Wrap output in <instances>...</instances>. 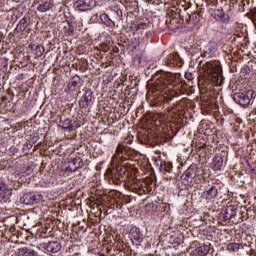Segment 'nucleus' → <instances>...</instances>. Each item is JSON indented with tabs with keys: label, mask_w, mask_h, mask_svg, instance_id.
<instances>
[{
	"label": "nucleus",
	"mask_w": 256,
	"mask_h": 256,
	"mask_svg": "<svg viewBox=\"0 0 256 256\" xmlns=\"http://www.w3.org/2000/svg\"><path fill=\"white\" fill-rule=\"evenodd\" d=\"M177 81V74L171 72H162L155 81L156 91H159L166 103H169L177 95L173 90L175 82Z\"/></svg>",
	"instance_id": "obj_1"
},
{
	"label": "nucleus",
	"mask_w": 256,
	"mask_h": 256,
	"mask_svg": "<svg viewBox=\"0 0 256 256\" xmlns=\"http://www.w3.org/2000/svg\"><path fill=\"white\" fill-rule=\"evenodd\" d=\"M202 70L209 77H212V79H214L213 81H219V79H221V65L219 61L207 62L202 66Z\"/></svg>",
	"instance_id": "obj_2"
},
{
	"label": "nucleus",
	"mask_w": 256,
	"mask_h": 256,
	"mask_svg": "<svg viewBox=\"0 0 256 256\" xmlns=\"http://www.w3.org/2000/svg\"><path fill=\"white\" fill-rule=\"evenodd\" d=\"M255 96V90H248L245 92L235 93L233 99L235 103H237L238 105H242V107H245L249 105V103H251V99H255Z\"/></svg>",
	"instance_id": "obj_3"
},
{
	"label": "nucleus",
	"mask_w": 256,
	"mask_h": 256,
	"mask_svg": "<svg viewBox=\"0 0 256 256\" xmlns=\"http://www.w3.org/2000/svg\"><path fill=\"white\" fill-rule=\"evenodd\" d=\"M197 171H199L197 164H191L188 167V169L183 173L181 177L184 185H191V183L195 181V178L197 177Z\"/></svg>",
	"instance_id": "obj_4"
},
{
	"label": "nucleus",
	"mask_w": 256,
	"mask_h": 256,
	"mask_svg": "<svg viewBox=\"0 0 256 256\" xmlns=\"http://www.w3.org/2000/svg\"><path fill=\"white\" fill-rule=\"evenodd\" d=\"M95 7V0H77L74 3L75 11L78 13H85V11H91Z\"/></svg>",
	"instance_id": "obj_5"
},
{
	"label": "nucleus",
	"mask_w": 256,
	"mask_h": 256,
	"mask_svg": "<svg viewBox=\"0 0 256 256\" xmlns=\"http://www.w3.org/2000/svg\"><path fill=\"white\" fill-rule=\"evenodd\" d=\"M40 199L41 195H36L35 192H28L20 198V203L22 205H37Z\"/></svg>",
	"instance_id": "obj_6"
},
{
	"label": "nucleus",
	"mask_w": 256,
	"mask_h": 256,
	"mask_svg": "<svg viewBox=\"0 0 256 256\" xmlns=\"http://www.w3.org/2000/svg\"><path fill=\"white\" fill-rule=\"evenodd\" d=\"M53 7H55L54 0H38L36 9L39 13H47L51 11Z\"/></svg>",
	"instance_id": "obj_7"
},
{
	"label": "nucleus",
	"mask_w": 256,
	"mask_h": 256,
	"mask_svg": "<svg viewBox=\"0 0 256 256\" xmlns=\"http://www.w3.org/2000/svg\"><path fill=\"white\" fill-rule=\"evenodd\" d=\"M13 190L7 188L4 182H0V203H9Z\"/></svg>",
	"instance_id": "obj_8"
},
{
	"label": "nucleus",
	"mask_w": 256,
	"mask_h": 256,
	"mask_svg": "<svg viewBox=\"0 0 256 256\" xmlns=\"http://www.w3.org/2000/svg\"><path fill=\"white\" fill-rule=\"evenodd\" d=\"M91 101H93V91L86 89L84 95L79 100V107H81V109H87V107L91 105Z\"/></svg>",
	"instance_id": "obj_9"
},
{
	"label": "nucleus",
	"mask_w": 256,
	"mask_h": 256,
	"mask_svg": "<svg viewBox=\"0 0 256 256\" xmlns=\"http://www.w3.org/2000/svg\"><path fill=\"white\" fill-rule=\"evenodd\" d=\"M81 83V77L75 75L72 77L71 81L67 85V88L65 89V93H75L77 91V85Z\"/></svg>",
	"instance_id": "obj_10"
},
{
	"label": "nucleus",
	"mask_w": 256,
	"mask_h": 256,
	"mask_svg": "<svg viewBox=\"0 0 256 256\" xmlns=\"http://www.w3.org/2000/svg\"><path fill=\"white\" fill-rule=\"evenodd\" d=\"M61 243L58 241H50L44 245V249L48 251V253H59L61 251Z\"/></svg>",
	"instance_id": "obj_11"
},
{
	"label": "nucleus",
	"mask_w": 256,
	"mask_h": 256,
	"mask_svg": "<svg viewBox=\"0 0 256 256\" xmlns=\"http://www.w3.org/2000/svg\"><path fill=\"white\" fill-rule=\"evenodd\" d=\"M218 46L216 42L210 41L205 47H204V54L205 57H213L215 53H217Z\"/></svg>",
	"instance_id": "obj_12"
},
{
	"label": "nucleus",
	"mask_w": 256,
	"mask_h": 256,
	"mask_svg": "<svg viewBox=\"0 0 256 256\" xmlns=\"http://www.w3.org/2000/svg\"><path fill=\"white\" fill-rule=\"evenodd\" d=\"M81 167H83V160H81V158H75L69 162L66 171L75 172L77 169H81Z\"/></svg>",
	"instance_id": "obj_13"
},
{
	"label": "nucleus",
	"mask_w": 256,
	"mask_h": 256,
	"mask_svg": "<svg viewBox=\"0 0 256 256\" xmlns=\"http://www.w3.org/2000/svg\"><path fill=\"white\" fill-rule=\"evenodd\" d=\"M222 215H223L224 221H229V219H233V217L237 215V207L233 205L227 206Z\"/></svg>",
	"instance_id": "obj_14"
},
{
	"label": "nucleus",
	"mask_w": 256,
	"mask_h": 256,
	"mask_svg": "<svg viewBox=\"0 0 256 256\" xmlns=\"http://www.w3.org/2000/svg\"><path fill=\"white\" fill-rule=\"evenodd\" d=\"M217 195H219V190H217V187L212 186L208 190L204 191V198L206 201H213V199L217 198Z\"/></svg>",
	"instance_id": "obj_15"
},
{
	"label": "nucleus",
	"mask_w": 256,
	"mask_h": 256,
	"mask_svg": "<svg viewBox=\"0 0 256 256\" xmlns=\"http://www.w3.org/2000/svg\"><path fill=\"white\" fill-rule=\"evenodd\" d=\"M212 17L216 21H221L222 23H229V18H225V11H223V8L214 10Z\"/></svg>",
	"instance_id": "obj_16"
},
{
	"label": "nucleus",
	"mask_w": 256,
	"mask_h": 256,
	"mask_svg": "<svg viewBox=\"0 0 256 256\" xmlns=\"http://www.w3.org/2000/svg\"><path fill=\"white\" fill-rule=\"evenodd\" d=\"M211 168L213 169V171H221V169H223V157L216 155L212 159Z\"/></svg>",
	"instance_id": "obj_17"
},
{
	"label": "nucleus",
	"mask_w": 256,
	"mask_h": 256,
	"mask_svg": "<svg viewBox=\"0 0 256 256\" xmlns=\"http://www.w3.org/2000/svg\"><path fill=\"white\" fill-rule=\"evenodd\" d=\"M167 63L170 67H181V58L177 54H170Z\"/></svg>",
	"instance_id": "obj_18"
},
{
	"label": "nucleus",
	"mask_w": 256,
	"mask_h": 256,
	"mask_svg": "<svg viewBox=\"0 0 256 256\" xmlns=\"http://www.w3.org/2000/svg\"><path fill=\"white\" fill-rule=\"evenodd\" d=\"M209 251H211V247L209 245H203L193 251V256H207Z\"/></svg>",
	"instance_id": "obj_19"
},
{
	"label": "nucleus",
	"mask_w": 256,
	"mask_h": 256,
	"mask_svg": "<svg viewBox=\"0 0 256 256\" xmlns=\"http://www.w3.org/2000/svg\"><path fill=\"white\" fill-rule=\"evenodd\" d=\"M19 256H39V253L31 248L24 247L19 250Z\"/></svg>",
	"instance_id": "obj_20"
},
{
	"label": "nucleus",
	"mask_w": 256,
	"mask_h": 256,
	"mask_svg": "<svg viewBox=\"0 0 256 256\" xmlns=\"http://www.w3.org/2000/svg\"><path fill=\"white\" fill-rule=\"evenodd\" d=\"M15 173L20 177H29V175L33 173V168H31V166H26L22 169L17 170Z\"/></svg>",
	"instance_id": "obj_21"
},
{
	"label": "nucleus",
	"mask_w": 256,
	"mask_h": 256,
	"mask_svg": "<svg viewBox=\"0 0 256 256\" xmlns=\"http://www.w3.org/2000/svg\"><path fill=\"white\" fill-rule=\"evenodd\" d=\"M33 53L35 55V59H39V57H43L45 54V47H43V45H37Z\"/></svg>",
	"instance_id": "obj_22"
},
{
	"label": "nucleus",
	"mask_w": 256,
	"mask_h": 256,
	"mask_svg": "<svg viewBox=\"0 0 256 256\" xmlns=\"http://www.w3.org/2000/svg\"><path fill=\"white\" fill-rule=\"evenodd\" d=\"M189 21L190 23H193L194 25L199 23L201 21V14L198 12H194L189 15Z\"/></svg>",
	"instance_id": "obj_23"
},
{
	"label": "nucleus",
	"mask_w": 256,
	"mask_h": 256,
	"mask_svg": "<svg viewBox=\"0 0 256 256\" xmlns=\"http://www.w3.org/2000/svg\"><path fill=\"white\" fill-rule=\"evenodd\" d=\"M25 29H27V18L23 17L17 25V30L23 32Z\"/></svg>",
	"instance_id": "obj_24"
},
{
	"label": "nucleus",
	"mask_w": 256,
	"mask_h": 256,
	"mask_svg": "<svg viewBox=\"0 0 256 256\" xmlns=\"http://www.w3.org/2000/svg\"><path fill=\"white\" fill-rule=\"evenodd\" d=\"M243 246L239 243H230L227 245L228 251H239V249H242Z\"/></svg>",
	"instance_id": "obj_25"
},
{
	"label": "nucleus",
	"mask_w": 256,
	"mask_h": 256,
	"mask_svg": "<svg viewBox=\"0 0 256 256\" xmlns=\"http://www.w3.org/2000/svg\"><path fill=\"white\" fill-rule=\"evenodd\" d=\"M101 19H105L107 20L108 19V25L109 27H115V23L113 22V20L109 19V16L107 14H104V15H101L100 16Z\"/></svg>",
	"instance_id": "obj_26"
},
{
	"label": "nucleus",
	"mask_w": 256,
	"mask_h": 256,
	"mask_svg": "<svg viewBox=\"0 0 256 256\" xmlns=\"http://www.w3.org/2000/svg\"><path fill=\"white\" fill-rule=\"evenodd\" d=\"M68 29H67V35H72L75 31V28L73 27V23L67 21Z\"/></svg>",
	"instance_id": "obj_27"
},
{
	"label": "nucleus",
	"mask_w": 256,
	"mask_h": 256,
	"mask_svg": "<svg viewBox=\"0 0 256 256\" xmlns=\"http://www.w3.org/2000/svg\"><path fill=\"white\" fill-rule=\"evenodd\" d=\"M123 149H125V147L121 144H119L116 148V154L114 155V157L119 156L120 153H123Z\"/></svg>",
	"instance_id": "obj_28"
},
{
	"label": "nucleus",
	"mask_w": 256,
	"mask_h": 256,
	"mask_svg": "<svg viewBox=\"0 0 256 256\" xmlns=\"http://www.w3.org/2000/svg\"><path fill=\"white\" fill-rule=\"evenodd\" d=\"M135 231H136V234L133 235V238L135 239V241L141 240V232L139 231V228H136Z\"/></svg>",
	"instance_id": "obj_29"
},
{
	"label": "nucleus",
	"mask_w": 256,
	"mask_h": 256,
	"mask_svg": "<svg viewBox=\"0 0 256 256\" xmlns=\"http://www.w3.org/2000/svg\"><path fill=\"white\" fill-rule=\"evenodd\" d=\"M137 29H147V23L145 22H140L138 25H137Z\"/></svg>",
	"instance_id": "obj_30"
},
{
	"label": "nucleus",
	"mask_w": 256,
	"mask_h": 256,
	"mask_svg": "<svg viewBox=\"0 0 256 256\" xmlns=\"http://www.w3.org/2000/svg\"><path fill=\"white\" fill-rule=\"evenodd\" d=\"M17 79H18V81H23L25 79V75L24 74H19Z\"/></svg>",
	"instance_id": "obj_31"
},
{
	"label": "nucleus",
	"mask_w": 256,
	"mask_h": 256,
	"mask_svg": "<svg viewBox=\"0 0 256 256\" xmlns=\"http://www.w3.org/2000/svg\"><path fill=\"white\" fill-rule=\"evenodd\" d=\"M169 169H171V166H167V167L165 168V171L169 172Z\"/></svg>",
	"instance_id": "obj_32"
},
{
	"label": "nucleus",
	"mask_w": 256,
	"mask_h": 256,
	"mask_svg": "<svg viewBox=\"0 0 256 256\" xmlns=\"http://www.w3.org/2000/svg\"><path fill=\"white\" fill-rule=\"evenodd\" d=\"M2 101H6V99H7V97H5V96H2Z\"/></svg>",
	"instance_id": "obj_33"
},
{
	"label": "nucleus",
	"mask_w": 256,
	"mask_h": 256,
	"mask_svg": "<svg viewBox=\"0 0 256 256\" xmlns=\"http://www.w3.org/2000/svg\"><path fill=\"white\" fill-rule=\"evenodd\" d=\"M189 75H191V74H186V75H185L186 79H190V78H189Z\"/></svg>",
	"instance_id": "obj_34"
}]
</instances>
